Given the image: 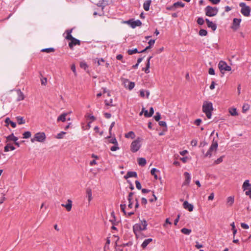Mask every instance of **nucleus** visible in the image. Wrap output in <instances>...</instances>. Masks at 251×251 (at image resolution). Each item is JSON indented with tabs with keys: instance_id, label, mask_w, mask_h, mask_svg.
Masks as SVG:
<instances>
[{
	"instance_id": "59",
	"label": "nucleus",
	"mask_w": 251,
	"mask_h": 251,
	"mask_svg": "<svg viewBox=\"0 0 251 251\" xmlns=\"http://www.w3.org/2000/svg\"><path fill=\"white\" fill-rule=\"evenodd\" d=\"M241 226L244 229H248L249 228V226L245 223H241Z\"/></svg>"
},
{
	"instance_id": "39",
	"label": "nucleus",
	"mask_w": 251,
	"mask_h": 251,
	"mask_svg": "<svg viewBox=\"0 0 251 251\" xmlns=\"http://www.w3.org/2000/svg\"><path fill=\"white\" fill-rule=\"evenodd\" d=\"M199 34L200 36H206L207 35V31L205 30V29H201L199 32Z\"/></svg>"
},
{
	"instance_id": "13",
	"label": "nucleus",
	"mask_w": 251,
	"mask_h": 251,
	"mask_svg": "<svg viewBox=\"0 0 251 251\" xmlns=\"http://www.w3.org/2000/svg\"><path fill=\"white\" fill-rule=\"evenodd\" d=\"M183 206L185 209H187L190 212H191L193 210V205L191 203H189L187 201H185L183 202Z\"/></svg>"
},
{
	"instance_id": "28",
	"label": "nucleus",
	"mask_w": 251,
	"mask_h": 251,
	"mask_svg": "<svg viewBox=\"0 0 251 251\" xmlns=\"http://www.w3.org/2000/svg\"><path fill=\"white\" fill-rule=\"evenodd\" d=\"M16 119L19 125L24 124L25 123V121L23 117L17 116L16 117Z\"/></svg>"
},
{
	"instance_id": "41",
	"label": "nucleus",
	"mask_w": 251,
	"mask_h": 251,
	"mask_svg": "<svg viewBox=\"0 0 251 251\" xmlns=\"http://www.w3.org/2000/svg\"><path fill=\"white\" fill-rule=\"evenodd\" d=\"M87 195L88 197V201H90L92 199V192H91V190L90 189H87Z\"/></svg>"
},
{
	"instance_id": "62",
	"label": "nucleus",
	"mask_w": 251,
	"mask_h": 251,
	"mask_svg": "<svg viewBox=\"0 0 251 251\" xmlns=\"http://www.w3.org/2000/svg\"><path fill=\"white\" fill-rule=\"evenodd\" d=\"M123 57V55L122 54H119L117 55V56H116V58H117V60H122V61L123 62H124V61H123L122 60Z\"/></svg>"
},
{
	"instance_id": "15",
	"label": "nucleus",
	"mask_w": 251,
	"mask_h": 251,
	"mask_svg": "<svg viewBox=\"0 0 251 251\" xmlns=\"http://www.w3.org/2000/svg\"><path fill=\"white\" fill-rule=\"evenodd\" d=\"M218 144L217 141H215L214 139L213 140L212 145L208 149V151H210L211 152H212V151H216L218 148Z\"/></svg>"
},
{
	"instance_id": "3",
	"label": "nucleus",
	"mask_w": 251,
	"mask_h": 251,
	"mask_svg": "<svg viewBox=\"0 0 251 251\" xmlns=\"http://www.w3.org/2000/svg\"><path fill=\"white\" fill-rule=\"evenodd\" d=\"M142 139L138 137L136 140L133 141L130 145V150L132 152H136L139 150L141 148V145L140 142Z\"/></svg>"
},
{
	"instance_id": "33",
	"label": "nucleus",
	"mask_w": 251,
	"mask_h": 251,
	"mask_svg": "<svg viewBox=\"0 0 251 251\" xmlns=\"http://www.w3.org/2000/svg\"><path fill=\"white\" fill-rule=\"evenodd\" d=\"M181 232L185 235H189L191 232V230L186 228H183L181 229Z\"/></svg>"
},
{
	"instance_id": "61",
	"label": "nucleus",
	"mask_w": 251,
	"mask_h": 251,
	"mask_svg": "<svg viewBox=\"0 0 251 251\" xmlns=\"http://www.w3.org/2000/svg\"><path fill=\"white\" fill-rule=\"evenodd\" d=\"M195 247L197 249H200L203 247V245L202 244H199L198 242H196Z\"/></svg>"
},
{
	"instance_id": "51",
	"label": "nucleus",
	"mask_w": 251,
	"mask_h": 251,
	"mask_svg": "<svg viewBox=\"0 0 251 251\" xmlns=\"http://www.w3.org/2000/svg\"><path fill=\"white\" fill-rule=\"evenodd\" d=\"M66 134L65 132L61 131V132L57 134L56 136V138L58 139H62L63 137V135Z\"/></svg>"
},
{
	"instance_id": "21",
	"label": "nucleus",
	"mask_w": 251,
	"mask_h": 251,
	"mask_svg": "<svg viewBox=\"0 0 251 251\" xmlns=\"http://www.w3.org/2000/svg\"><path fill=\"white\" fill-rule=\"evenodd\" d=\"M151 3V0H147L145 1L143 4V8L144 10L146 11H148L150 9V6Z\"/></svg>"
},
{
	"instance_id": "63",
	"label": "nucleus",
	"mask_w": 251,
	"mask_h": 251,
	"mask_svg": "<svg viewBox=\"0 0 251 251\" xmlns=\"http://www.w3.org/2000/svg\"><path fill=\"white\" fill-rule=\"evenodd\" d=\"M104 62V60L103 58L99 59L98 60V64L99 65H102V63Z\"/></svg>"
},
{
	"instance_id": "9",
	"label": "nucleus",
	"mask_w": 251,
	"mask_h": 251,
	"mask_svg": "<svg viewBox=\"0 0 251 251\" xmlns=\"http://www.w3.org/2000/svg\"><path fill=\"white\" fill-rule=\"evenodd\" d=\"M241 21V19L234 18L231 28L234 30H237L240 26V24Z\"/></svg>"
},
{
	"instance_id": "29",
	"label": "nucleus",
	"mask_w": 251,
	"mask_h": 251,
	"mask_svg": "<svg viewBox=\"0 0 251 251\" xmlns=\"http://www.w3.org/2000/svg\"><path fill=\"white\" fill-rule=\"evenodd\" d=\"M125 137L131 139H134L135 137V133L133 131H129L127 133L125 134Z\"/></svg>"
},
{
	"instance_id": "31",
	"label": "nucleus",
	"mask_w": 251,
	"mask_h": 251,
	"mask_svg": "<svg viewBox=\"0 0 251 251\" xmlns=\"http://www.w3.org/2000/svg\"><path fill=\"white\" fill-rule=\"evenodd\" d=\"M42 52H45L47 53H50L51 52H54L55 50L53 48H45L41 50Z\"/></svg>"
},
{
	"instance_id": "47",
	"label": "nucleus",
	"mask_w": 251,
	"mask_h": 251,
	"mask_svg": "<svg viewBox=\"0 0 251 251\" xmlns=\"http://www.w3.org/2000/svg\"><path fill=\"white\" fill-rule=\"evenodd\" d=\"M109 142L110 143H112L115 145H116V144H118L115 137H113V138H112L111 139H110L109 140Z\"/></svg>"
},
{
	"instance_id": "25",
	"label": "nucleus",
	"mask_w": 251,
	"mask_h": 251,
	"mask_svg": "<svg viewBox=\"0 0 251 251\" xmlns=\"http://www.w3.org/2000/svg\"><path fill=\"white\" fill-rule=\"evenodd\" d=\"M138 164L141 166H144L146 164V160L145 158H139L138 159Z\"/></svg>"
},
{
	"instance_id": "23",
	"label": "nucleus",
	"mask_w": 251,
	"mask_h": 251,
	"mask_svg": "<svg viewBox=\"0 0 251 251\" xmlns=\"http://www.w3.org/2000/svg\"><path fill=\"white\" fill-rule=\"evenodd\" d=\"M67 115V113H62V114H61L58 118H57V121L58 122V121H62L63 122H64L66 119V117Z\"/></svg>"
},
{
	"instance_id": "32",
	"label": "nucleus",
	"mask_w": 251,
	"mask_h": 251,
	"mask_svg": "<svg viewBox=\"0 0 251 251\" xmlns=\"http://www.w3.org/2000/svg\"><path fill=\"white\" fill-rule=\"evenodd\" d=\"M156 172H159V170L154 168L151 170V175L153 176L155 179H157V176L156 174Z\"/></svg>"
},
{
	"instance_id": "18",
	"label": "nucleus",
	"mask_w": 251,
	"mask_h": 251,
	"mask_svg": "<svg viewBox=\"0 0 251 251\" xmlns=\"http://www.w3.org/2000/svg\"><path fill=\"white\" fill-rule=\"evenodd\" d=\"M137 177V174L135 172L129 171L127 172L126 175L124 176L126 179H127L129 177Z\"/></svg>"
},
{
	"instance_id": "56",
	"label": "nucleus",
	"mask_w": 251,
	"mask_h": 251,
	"mask_svg": "<svg viewBox=\"0 0 251 251\" xmlns=\"http://www.w3.org/2000/svg\"><path fill=\"white\" fill-rule=\"evenodd\" d=\"M159 125L161 126L167 127V125L165 121H159Z\"/></svg>"
},
{
	"instance_id": "36",
	"label": "nucleus",
	"mask_w": 251,
	"mask_h": 251,
	"mask_svg": "<svg viewBox=\"0 0 251 251\" xmlns=\"http://www.w3.org/2000/svg\"><path fill=\"white\" fill-rule=\"evenodd\" d=\"M229 112L230 114L233 116H237L238 114L236 109L234 108L229 109Z\"/></svg>"
},
{
	"instance_id": "60",
	"label": "nucleus",
	"mask_w": 251,
	"mask_h": 251,
	"mask_svg": "<svg viewBox=\"0 0 251 251\" xmlns=\"http://www.w3.org/2000/svg\"><path fill=\"white\" fill-rule=\"evenodd\" d=\"M134 195V192H130L128 196V201H131L132 197L133 195Z\"/></svg>"
},
{
	"instance_id": "10",
	"label": "nucleus",
	"mask_w": 251,
	"mask_h": 251,
	"mask_svg": "<svg viewBox=\"0 0 251 251\" xmlns=\"http://www.w3.org/2000/svg\"><path fill=\"white\" fill-rule=\"evenodd\" d=\"M80 40L74 38L72 40H71V42L69 43V47L71 50H73L74 47L76 45H80Z\"/></svg>"
},
{
	"instance_id": "12",
	"label": "nucleus",
	"mask_w": 251,
	"mask_h": 251,
	"mask_svg": "<svg viewBox=\"0 0 251 251\" xmlns=\"http://www.w3.org/2000/svg\"><path fill=\"white\" fill-rule=\"evenodd\" d=\"M184 176L185 179L183 183V185H188L189 184L191 181V176L189 173L186 172L184 173Z\"/></svg>"
},
{
	"instance_id": "45",
	"label": "nucleus",
	"mask_w": 251,
	"mask_h": 251,
	"mask_svg": "<svg viewBox=\"0 0 251 251\" xmlns=\"http://www.w3.org/2000/svg\"><path fill=\"white\" fill-rule=\"evenodd\" d=\"M115 125V122H113L111 123L110 127H109V134H110V136H108L107 138H111V130H112V128H113V127Z\"/></svg>"
},
{
	"instance_id": "20",
	"label": "nucleus",
	"mask_w": 251,
	"mask_h": 251,
	"mask_svg": "<svg viewBox=\"0 0 251 251\" xmlns=\"http://www.w3.org/2000/svg\"><path fill=\"white\" fill-rule=\"evenodd\" d=\"M6 143H7L8 141H12L14 142H16L18 140V138L14 136L13 133H11L10 135H8L6 137Z\"/></svg>"
},
{
	"instance_id": "27",
	"label": "nucleus",
	"mask_w": 251,
	"mask_h": 251,
	"mask_svg": "<svg viewBox=\"0 0 251 251\" xmlns=\"http://www.w3.org/2000/svg\"><path fill=\"white\" fill-rule=\"evenodd\" d=\"M152 241V239L151 238H149L145 240L143 242L142 244L141 245V247L144 249L145 248L148 246V245Z\"/></svg>"
},
{
	"instance_id": "64",
	"label": "nucleus",
	"mask_w": 251,
	"mask_h": 251,
	"mask_svg": "<svg viewBox=\"0 0 251 251\" xmlns=\"http://www.w3.org/2000/svg\"><path fill=\"white\" fill-rule=\"evenodd\" d=\"M154 43H155V40L151 39L149 41L148 44H149V46H151L152 47V46H153L154 45Z\"/></svg>"
},
{
	"instance_id": "38",
	"label": "nucleus",
	"mask_w": 251,
	"mask_h": 251,
	"mask_svg": "<svg viewBox=\"0 0 251 251\" xmlns=\"http://www.w3.org/2000/svg\"><path fill=\"white\" fill-rule=\"evenodd\" d=\"M250 108V105L247 103H245L242 107V112L245 113Z\"/></svg>"
},
{
	"instance_id": "44",
	"label": "nucleus",
	"mask_w": 251,
	"mask_h": 251,
	"mask_svg": "<svg viewBox=\"0 0 251 251\" xmlns=\"http://www.w3.org/2000/svg\"><path fill=\"white\" fill-rule=\"evenodd\" d=\"M204 23V20L202 17H199L197 19V23L200 25H202Z\"/></svg>"
},
{
	"instance_id": "35",
	"label": "nucleus",
	"mask_w": 251,
	"mask_h": 251,
	"mask_svg": "<svg viewBox=\"0 0 251 251\" xmlns=\"http://www.w3.org/2000/svg\"><path fill=\"white\" fill-rule=\"evenodd\" d=\"M234 201V198L232 197H228L227 199V203L229 205L231 206L232 205Z\"/></svg>"
},
{
	"instance_id": "8",
	"label": "nucleus",
	"mask_w": 251,
	"mask_h": 251,
	"mask_svg": "<svg viewBox=\"0 0 251 251\" xmlns=\"http://www.w3.org/2000/svg\"><path fill=\"white\" fill-rule=\"evenodd\" d=\"M213 109L212 103L211 102L204 101L202 105V111L204 113L212 111Z\"/></svg>"
},
{
	"instance_id": "54",
	"label": "nucleus",
	"mask_w": 251,
	"mask_h": 251,
	"mask_svg": "<svg viewBox=\"0 0 251 251\" xmlns=\"http://www.w3.org/2000/svg\"><path fill=\"white\" fill-rule=\"evenodd\" d=\"M136 187L138 190H140L142 188L140 182L138 180H136L135 182Z\"/></svg>"
},
{
	"instance_id": "11",
	"label": "nucleus",
	"mask_w": 251,
	"mask_h": 251,
	"mask_svg": "<svg viewBox=\"0 0 251 251\" xmlns=\"http://www.w3.org/2000/svg\"><path fill=\"white\" fill-rule=\"evenodd\" d=\"M207 24V25L208 27L211 28L213 31L216 30L217 29V25L216 24L213 23L212 22L210 21L209 19H206L205 20Z\"/></svg>"
},
{
	"instance_id": "58",
	"label": "nucleus",
	"mask_w": 251,
	"mask_h": 251,
	"mask_svg": "<svg viewBox=\"0 0 251 251\" xmlns=\"http://www.w3.org/2000/svg\"><path fill=\"white\" fill-rule=\"evenodd\" d=\"M201 123V119H197L195 121V124L197 126H200Z\"/></svg>"
},
{
	"instance_id": "55",
	"label": "nucleus",
	"mask_w": 251,
	"mask_h": 251,
	"mask_svg": "<svg viewBox=\"0 0 251 251\" xmlns=\"http://www.w3.org/2000/svg\"><path fill=\"white\" fill-rule=\"evenodd\" d=\"M152 196H153V198H151L150 199H149V201L150 202H153L154 201H155L157 200V197L155 196V195L154 194V192H152Z\"/></svg>"
},
{
	"instance_id": "19",
	"label": "nucleus",
	"mask_w": 251,
	"mask_h": 251,
	"mask_svg": "<svg viewBox=\"0 0 251 251\" xmlns=\"http://www.w3.org/2000/svg\"><path fill=\"white\" fill-rule=\"evenodd\" d=\"M152 57V56H151L148 58L146 63V67L143 68V70L144 71L146 74H148L150 72L149 68L150 67V60Z\"/></svg>"
},
{
	"instance_id": "48",
	"label": "nucleus",
	"mask_w": 251,
	"mask_h": 251,
	"mask_svg": "<svg viewBox=\"0 0 251 251\" xmlns=\"http://www.w3.org/2000/svg\"><path fill=\"white\" fill-rule=\"evenodd\" d=\"M120 207H121V210L123 212V213H124L125 215H126V211L125 210V209H126V204H125V203L121 204L120 205Z\"/></svg>"
},
{
	"instance_id": "17",
	"label": "nucleus",
	"mask_w": 251,
	"mask_h": 251,
	"mask_svg": "<svg viewBox=\"0 0 251 251\" xmlns=\"http://www.w3.org/2000/svg\"><path fill=\"white\" fill-rule=\"evenodd\" d=\"M5 126H8L10 124L13 128L16 127V123L11 121L9 118H6L5 120Z\"/></svg>"
},
{
	"instance_id": "14",
	"label": "nucleus",
	"mask_w": 251,
	"mask_h": 251,
	"mask_svg": "<svg viewBox=\"0 0 251 251\" xmlns=\"http://www.w3.org/2000/svg\"><path fill=\"white\" fill-rule=\"evenodd\" d=\"M218 144L217 141H215L214 139L213 140L212 145L208 149V151H210L211 152H212V151H216L218 148Z\"/></svg>"
},
{
	"instance_id": "50",
	"label": "nucleus",
	"mask_w": 251,
	"mask_h": 251,
	"mask_svg": "<svg viewBox=\"0 0 251 251\" xmlns=\"http://www.w3.org/2000/svg\"><path fill=\"white\" fill-rule=\"evenodd\" d=\"M66 39L68 40H72L73 39L75 38L71 34H70V33H67V35L66 36Z\"/></svg>"
},
{
	"instance_id": "30",
	"label": "nucleus",
	"mask_w": 251,
	"mask_h": 251,
	"mask_svg": "<svg viewBox=\"0 0 251 251\" xmlns=\"http://www.w3.org/2000/svg\"><path fill=\"white\" fill-rule=\"evenodd\" d=\"M251 185L249 183V180H246L244 181L243 186L242 188L244 190H246L247 189V187L250 186Z\"/></svg>"
},
{
	"instance_id": "52",
	"label": "nucleus",
	"mask_w": 251,
	"mask_h": 251,
	"mask_svg": "<svg viewBox=\"0 0 251 251\" xmlns=\"http://www.w3.org/2000/svg\"><path fill=\"white\" fill-rule=\"evenodd\" d=\"M119 149V147H118V144H116V145H114V146L111 147L110 148V150L113 151H116Z\"/></svg>"
},
{
	"instance_id": "7",
	"label": "nucleus",
	"mask_w": 251,
	"mask_h": 251,
	"mask_svg": "<svg viewBox=\"0 0 251 251\" xmlns=\"http://www.w3.org/2000/svg\"><path fill=\"white\" fill-rule=\"evenodd\" d=\"M46 139V135L44 132H38L34 135V137L31 139V141L34 142L36 141L39 142H43Z\"/></svg>"
},
{
	"instance_id": "42",
	"label": "nucleus",
	"mask_w": 251,
	"mask_h": 251,
	"mask_svg": "<svg viewBox=\"0 0 251 251\" xmlns=\"http://www.w3.org/2000/svg\"><path fill=\"white\" fill-rule=\"evenodd\" d=\"M80 67L81 68L84 69L85 70H86L88 68L87 64L85 62H81L80 63Z\"/></svg>"
},
{
	"instance_id": "5",
	"label": "nucleus",
	"mask_w": 251,
	"mask_h": 251,
	"mask_svg": "<svg viewBox=\"0 0 251 251\" xmlns=\"http://www.w3.org/2000/svg\"><path fill=\"white\" fill-rule=\"evenodd\" d=\"M218 67L221 72L224 73L223 71H230L231 70V67L228 66L227 63L224 61H220L218 64Z\"/></svg>"
},
{
	"instance_id": "6",
	"label": "nucleus",
	"mask_w": 251,
	"mask_h": 251,
	"mask_svg": "<svg viewBox=\"0 0 251 251\" xmlns=\"http://www.w3.org/2000/svg\"><path fill=\"white\" fill-rule=\"evenodd\" d=\"M123 23L129 25L132 28H134L136 26H140L142 25V22L140 21V20H137L136 21H134L133 19L123 21Z\"/></svg>"
},
{
	"instance_id": "34",
	"label": "nucleus",
	"mask_w": 251,
	"mask_h": 251,
	"mask_svg": "<svg viewBox=\"0 0 251 251\" xmlns=\"http://www.w3.org/2000/svg\"><path fill=\"white\" fill-rule=\"evenodd\" d=\"M184 5L185 4L181 1H177L174 3V6H175L176 8L178 7H183Z\"/></svg>"
},
{
	"instance_id": "46",
	"label": "nucleus",
	"mask_w": 251,
	"mask_h": 251,
	"mask_svg": "<svg viewBox=\"0 0 251 251\" xmlns=\"http://www.w3.org/2000/svg\"><path fill=\"white\" fill-rule=\"evenodd\" d=\"M224 156H222L216 160L214 162L215 164H219L223 161Z\"/></svg>"
},
{
	"instance_id": "22",
	"label": "nucleus",
	"mask_w": 251,
	"mask_h": 251,
	"mask_svg": "<svg viewBox=\"0 0 251 251\" xmlns=\"http://www.w3.org/2000/svg\"><path fill=\"white\" fill-rule=\"evenodd\" d=\"M11 151H14L15 149V148L11 144H7L4 148V151L5 152H8L9 151V150Z\"/></svg>"
},
{
	"instance_id": "24",
	"label": "nucleus",
	"mask_w": 251,
	"mask_h": 251,
	"mask_svg": "<svg viewBox=\"0 0 251 251\" xmlns=\"http://www.w3.org/2000/svg\"><path fill=\"white\" fill-rule=\"evenodd\" d=\"M126 81L128 83V84L127 86H126V82H125V86L126 88H127L129 90H131L134 87V86H135L134 82H130L128 80H127Z\"/></svg>"
},
{
	"instance_id": "37",
	"label": "nucleus",
	"mask_w": 251,
	"mask_h": 251,
	"mask_svg": "<svg viewBox=\"0 0 251 251\" xmlns=\"http://www.w3.org/2000/svg\"><path fill=\"white\" fill-rule=\"evenodd\" d=\"M127 53L129 55H132L134 53H139V51H138L137 49L136 48L133 50H127Z\"/></svg>"
},
{
	"instance_id": "53",
	"label": "nucleus",
	"mask_w": 251,
	"mask_h": 251,
	"mask_svg": "<svg viewBox=\"0 0 251 251\" xmlns=\"http://www.w3.org/2000/svg\"><path fill=\"white\" fill-rule=\"evenodd\" d=\"M154 118L156 121H159L161 118L160 113L159 112L156 113V115L154 116Z\"/></svg>"
},
{
	"instance_id": "57",
	"label": "nucleus",
	"mask_w": 251,
	"mask_h": 251,
	"mask_svg": "<svg viewBox=\"0 0 251 251\" xmlns=\"http://www.w3.org/2000/svg\"><path fill=\"white\" fill-rule=\"evenodd\" d=\"M208 73L211 75H215V71L213 68H210L208 70Z\"/></svg>"
},
{
	"instance_id": "16",
	"label": "nucleus",
	"mask_w": 251,
	"mask_h": 251,
	"mask_svg": "<svg viewBox=\"0 0 251 251\" xmlns=\"http://www.w3.org/2000/svg\"><path fill=\"white\" fill-rule=\"evenodd\" d=\"M68 203L66 204H62L61 206L66 208L67 211H70L72 209V201L71 200L69 199L67 201Z\"/></svg>"
},
{
	"instance_id": "43",
	"label": "nucleus",
	"mask_w": 251,
	"mask_h": 251,
	"mask_svg": "<svg viewBox=\"0 0 251 251\" xmlns=\"http://www.w3.org/2000/svg\"><path fill=\"white\" fill-rule=\"evenodd\" d=\"M110 240L109 239V238H107V239H106V243H105V245L104 247V251H105L106 249H109V245L110 244Z\"/></svg>"
},
{
	"instance_id": "1",
	"label": "nucleus",
	"mask_w": 251,
	"mask_h": 251,
	"mask_svg": "<svg viewBox=\"0 0 251 251\" xmlns=\"http://www.w3.org/2000/svg\"><path fill=\"white\" fill-rule=\"evenodd\" d=\"M148 226L147 222L146 220L141 221V224H136L133 226V231L134 234L137 235L138 232L146 230Z\"/></svg>"
},
{
	"instance_id": "49",
	"label": "nucleus",
	"mask_w": 251,
	"mask_h": 251,
	"mask_svg": "<svg viewBox=\"0 0 251 251\" xmlns=\"http://www.w3.org/2000/svg\"><path fill=\"white\" fill-rule=\"evenodd\" d=\"M66 39L68 40H72L73 39L75 38L71 34H70V33H67V35L66 36Z\"/></svg>"
},
{
	"instance_id": "2",
	"label": "nucleus",
	"mask_w": 251,
	"mask_h": 251,
	"mask_svg": "<svg viewBox=\"0 0 251 251\" xmlns=\"http://www.w3.org/2000/svg\"><path fill=\"white\" fill-rule=\"evenodd\" d=\"M204 11L206 16L213 17L217 14L218 9L216 7H212L208 5L205 8Z\"/></svg>"
},
{
	"instance_id": "4",
	"label": "nucleus",
	"mask_w": 251,
	"mask_h": 251,
	"mask_svg": "<svg viewBox=\"0 0 251 251\" xmlns=\"http://www.w3.org/2000/svg\"><path fill=\"white\" fill-rule=\"evenodd\" d=\"M239 6L241 7V13L245 16L248 17L250 15L251 8L246 5L245 2H241Z\"/></svg>"
},
{
	"instance_id": "26",
	"label": "nucleus",
	"mask_w": 251,
	"mask_h": 251,
	"mask_svg": "<svg viewBox=\"0 0 251 251\" xmlns=\"http://www.w3.org/2000/svg\"><path fill=\"white\" fill-rule=\"evenodd\" d=\"M17 94H18V98L17 99V101H20V100H23L24 99V95L23 92H22L20 90H19L17 91Z\"/></svg>"
},
{
	"instance_id": "40",
	"label": "nucleus",
	"mask_w": 251,
	"mask_h": 251,
	"mask_svg": "<svg viewBox=\"0 0 251 251\" xmlns=\"http://www.w3.org/2000/svg\"><path fill=\"white\" fill-rule=\"evenodd\" d=\"M23 138L25 139L29 138L30 137L31 134L30 131H25L23 133Z\"/></svg>"
}]
</instances>
